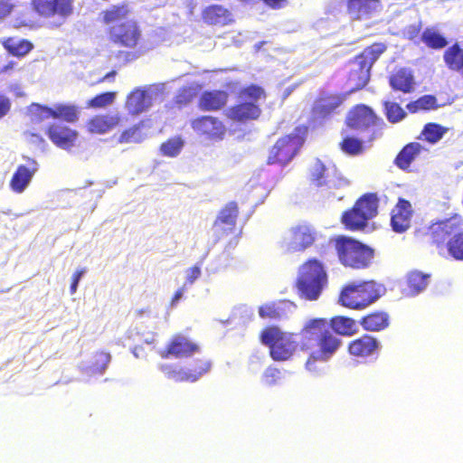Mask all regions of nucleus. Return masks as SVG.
<instances>
[{"mask_svg":"<svg viewBox=\"0 0 463 463\" xmlns=\"http://www.w3.org/2000/svg\"><path fill=\"white\" fill-rule=\"evenodd\" d=\"M183 147V139L179 137H175L163 143L160 146V151L165 156L175 157L181 153Z\"/></svg>","mask_w":463,"mask_h":463,"instance_id":"4c0bfd02","label":"nucleus"},{"mask_svg":"<svg viewBox=\"0 0 463 463\" xmlns=\"http://www.w3.org/2000/svg\"><path fill=\"white\" fill-rule=\"evenodd\" d=\"M265 5L273 8V9H280L285 7L288 5V0H262Z\"/></svg>","mask_w":463,"mask_h":463,"instance_id":"680f3d73","label":"nucleus"},{"mask_svg":"<svg viewBox=\"0 0 463 463\" xmlns=\"http://www.w3.org/2000/svg\"><path fill=\"white\" fill-rule=\"evenodd\" d=\"M279 379L280 371L272 367L267 368L262 375V382L269 386L276 384Z\"/></svg>","mask_w":463,"mask_h":463,"instance_id":"603ef678","label":"nucleus"},{"mask_svg":"<svg viewBox=\"0 0 463 463\" xmlns=\"http://www.w3.org/2000/svg\"><path fill=\"white\" fill-rule=\"evenodd\" d=\"M448 250L453 258L463 260V232L455 234L448 241Z\"/></svg>","mask_w":463,"mask_h":463,"instance_id":"37998d69","label":"nucleus"},{"mask_svg":"<svg viewBox=\"0 0 463 463\" xmlns=\"http://www.w3.org/2000/svg\"><path fill=\"white\" fill-rule=\"evenodd\" d=\"M275 307L278 318L285 317L288 314L293 313L294 310L296 309V306L294 305V303L288 300L275 302Z\"/></svg>","mask_w":463,"mask_h":463,"instance_id":"3c124183","label":"nucleus"},{"mask_svg":"<svg viewBox=\"0 0 463 463\" xmlns=\"http://www.w3.org/2000/svg\"><path fill=\"white\" fill-rule=\"evenodd\" d=\"M23 159L26 164L17 166L9 183L11 190L15 194H22L26 190L39 168L35 159L26 156H23Z\"/></svg>","mask_w":463,"mask_h":463,"instance_id":"f8f14e48","label":"nucleus"},{"mask_svg":"<svg viewBox=\"0 0 463 463\" xmlns=\"http://www.w3.org/2000/svg\"><path fill=\"white\" fill-rule=\"evenodd\" d=\"M142 125H137L133 128H130L127 130H125L120 137L119 142L120 143H140L142 142L146 135L143 133L142 131Z\"/></svg>","mask_w":463,"mask_h":463,"instance_id":"ea45409f","label":"nucleus"},{"mask_svg":"<svg viewBox=\"0 0 463 463\" xmlns=\"http://www.w3.org/2000/svg\"><path fill=\"white\" fill-rule=\"evenodd\" d=\"M411 217V205L403 199H400L392 210L391 224L396 232H403L410 227Z\"/></svg>","mask_w":463,"mask_h":463,"instance_id":"aec40b11","label":"nucleus"},{"mask_svg":"<svg viewBox=\"0 0 463 463\" xmlns=\"http://www.w3.org/2000/svg\"><path fill=\"white\" fill-rule=\"evenodd\" d=\"M32 120L41 122L44 119L62 118L67 122H74L78 119V113L73 106L57 105L53 109L43 107L38 104H33L30 108Z\"/></svg>","mask_w":463,"mask_h":463,"instance_id":"9b49d317","label":"nucleus"},{"mask_svg":"<svg viewBox=\"0 0 463 463\" xmlns=\"http://www.w3.org/2000/svg\"><path fill=\"white\" fill-rule=\"evenodd\" d=\"M420 29V27L419 24H411L405 29L404 34L407 36V38L412 40L418 36Z\"/></svg>","mask_w":463,"mask_h":463,"instance_id":"052dcab7","label":"nucleus"},{"mask_svg":"<svg viewBox=\"0 0 463 463\" xmlns=\"http://www.w3.org/2000/svg\"><path fill=\"white\" fill-rule=\"evenodd\" d=\"M377 208L376 196L372 194H365L355 203L352 210L343 214L342 222L349 230H362L377 214Z\"/></svg>","mask_w":463,"mask_h":463,"instance_id":"0eeeda50","label":"nucleus"},{"mask_svg":"<svg viewBox=\"0 0 463 463\" xmlns=\"http://www.w3.org/2000/svg\"><path fill=\"white\" fill-rule=\"evenodd\" d=\"M385 51V44L374 43L355 57L349 75L352 90H360L367 84L372 66Z\"/></svg>","mask_w":463,"mask_h":463,"instance_id":"20e7f679","label":"nucleus"},{"mask_svg":"<svg viewBox=\"0 0 463 463\" xmlns=\"http://www.w3.org/2000/svg\"><path fill=\"white\" fill-rule=\"evenodd\" d=\"M73 0H33V10L41 16L49 18L54 15L66 17L72 12Z\"/></svg>","mask_w":463,"mask_h":463,"instance_id":"dca6fc26","label":"nucleus"},{"mask_svg":"<svg viewBox=\"0 0 463 463\" xmlns=\"http://www.w3.org/2000/svg\"><path fill=\"white\" fill-rule=\"evenodd\" d=\"M384 110L387 119L392 123H397L406 116V112L395 102L384 101Z\"/></svg>","mask_w":463,"mask_h":463,"instance_id":"79ce46f5","label":"nucleus"},{"mask_svg":"<svg viewBox=\"0 0 463 463\" xmlns=\"http://www.w3.org/2000/svg\"><path fill=\"white\" fill-rule=\"evenodd\" d=\"M47 134L54 145L64 150L73 147L78 137L75 130L57 123L48 128Z\"/></svg>","mask_w":463,"mask_h":463,"instance_id":"6ab92c4d","label":"nucleus"},{"mask_svg":"<svg viewBox=\"0 0 463 463\" xmlns=\"http://www.w3.org/2000/svg\"><path fill=\"white\" fill-rule=\"evenodd\" d=\"M114 92H105L96 96L89 101V106L92 108H103L113 102L115 99Z\"/></svg>","mask_w":463,"mask_h":463,"instance_id":"09e8293b","label":"nucleus"},{"mask_svg":"<svg viewBox=\"0 0 463 463\" xmlns=\"http://www.w3.org/2000/svg\"><path fill=\"white\" fill-rule=\"evenodd\" d=\"M202 264L197 263L193 267H190L184 270V278L185 281L184 283V288H190L194 283L201 277L202 275V269H201Z\"/></svg>","mask_w":463,"mask_h":463,"instance_id":"de8ad7c7","label":"nucleus"},{"mask_svg":"<svg viewBox=\"0 0 463 463\" xmlns=\"http://www.w3.org/2000/svg\"><path fill=\"white\" fill-rule=\"evenodd\" d=\"M11 107L9 99L0 94V118L7 114Z\"/></svg>","mask_w":463,"mask_h":463,"instance_id":"bf43d9fd","label":"nucleus"},{"mask_svg":"<svg viewBox=\"0 0 463 463\" xmlns=\"http://www.w3.org/2000/svg\"><path fill=\"white\" fill-rule=\"evenodd\" d=\"M423 146L417 142L410 143L405 146L398 154L395 163L401 169H407L415 157L420 155Z\"/></svg>","mask_w":463,"mask_h":463,"instance_id":"c756f323","label":"nucleus"},{"mask_svg":"<svg viewBox=\"0 0 463 463\" xmlns=\"http://www.w3.org/2000/svg\"><path fill=\"white\" fill-rule=\"evenodd\" d=\"M241 95L242 99H249L248 102L254 103L264 97V90L260 87L251 85L244 89Z\"/></svg>","mask_w":463,"mask_h":463,"instance_id":"8fccbe9b","label":"nucleus"},{"mask_svg":"<svg viewBox=\"0 0 463 463\" xmlns=\"http://www.w3.org/2000/svg\"><path fill=\"white\" fill-rule=\"evenodd\" d=\"M383 292L384 288L373 280L353 282L343 288L339 301L346 307L362 309L377 300Z\"/></svg>","mask_w":463,"mask_h":463,"instance_id":"f03ea898","label":"nucleus"},{"mask_svg":"<svg viewBox=\"0 0 463 463\" xmlns=\"http://www.w3.org/2000/svg\"><path fill=\"white\" fill-rule=\"evenodd\" d=\"M376 116L367 106L360 105L349 112L347 117V125L355 129H364L375 124Z\"/></svg>","mask_w":463,"mask_h":463,"instance_id":"412c9836","label":"nucleus"},{"mask_svg":"<svg viewBox=\"0 0 463 463\" xmlns=\"http://www.w3.org/2000/svg\"><path fill=\"white\" fill-rule=\"evenodd\" d=\"M237 213V204L232 202L220 213L217 222H220L231 226L232 228L235 224Z\"/></svg>","mask_w":463,"mask_h":463,"instance_id":"c03bdc74","label":"nucleus"},{"mask_svg":"<svg viewBox=\"0 0 463 463\" xmlns=\"http://www.w3.org/2000/svg\"><path fill=\"white\" fill-rule=\"evenodd\" d=\"M192 128L199 136L211 141L222 140L226 133L223 123L211 116H203L193 120Z\"/></svg>","mask_w":463,"mask_h":463,"instance_id":"ddd939ff","label":"nucleus"},{"mask_svg":"<svg viewBox=\"0 0 463 463\" xmlns=\"http://www.w3.org/2000/svg\"><path fill=\"white\" fill-rule=\"evenodd\" d=\"M14 6V3H9L8 0H0V21L9 14Z\"/></svg>","mask_w":463,"mask_h":463,"instance_id":"6e6d98bb","label":"nucleus"},{"mask_svg":"<svg viewBox=\"0 0 463 463\" xmlns=\"http://www.w3.org/2000/svg\"><path fill=\"white\" fill-rule=\"evenodd\" d=\"M129 10L127 5H111L101 13L103 22L109 27L126 21Z\"/></svg>","mask_w":463,"mask_h":463,"instance_id":"2f4dec72","label":"nucleus"},{"mask_svg":"<svg viewBox=\"0 0 463 463\" xmlns=\"http://www.w3.org/2000/svg\"><path fill=\"white\" fill-rule=\"evenodd\" d=\"M326 282V272L317 260H310L300 268L298 286L307 299H317Z\"/></svg>","mask_w":463,"mask_h":463,"instance_id":"39448f33","label":"nucleus"},{"mask_svg":"<svg viewBox=\"0 0 463 463\" xmlns=\"http://www.w3.org/2000/svg\"><path fill=\"white\" fill-rule=\"evenodd\" d=\"M115 75H116V71L109 72L108 74L105 75V77L103 78V80H111L114 79Z\"/></svg>","mask_w":463,"mask_h":463,"instance_id":"774afa93","label":"nucleus"},{"mask_svg":"<svg viewBox=\"0 0 463 463\" xmlns=\"http://www.w3.org/2000/svg\"><path fill=\"white\" fill-rule=\"evenodd\" d=\"M11 90L14 92L16 96H23L24 93L21 90V88L18 85L12 86Z\"/></svg>","mask_w":463,"mask_h":463,"instance_id":"338daca9","label":"nucleus"},{"mask_svg":"<svg viewBox=\"0 0 463 463\" xmlns=\"http://www.w3.org/2000/svg\"><path fill=\"white\" fill-rule=\"evenodd\" d=\"M413 76L411 72L406 69H401L391 76L390 85L393 90L409 93L413 90Z\"/></svg>","mask_w":463,"mask_h":463,"instance_id":"cd10ccee","label":"nucleus"},{"mask_svg":"<svg viewBox=\"0 0 463 463\" xmlns=\"http://www.w3.org/2000/svg\"><path fill=\"white\" fill-rule=\"evenodd\" d=\"M239 310H241L242 312L247 314L250 317H253V311L250 308H249L248 307H246V306L241 307L239 308Z\"/></svg>","mask_w":463,"mask_h":463,"instance_id":"69168bd1","label":"nucleus"},{"mask_svg":"<svg viewBox=\"0 0 463 463\" xmlns=\"http://www.w3.org/2000/svg\"><path fill=\"white\" fill-rule=\"evenodd\" d=\"M347 7L352 19L365 22L376 17L382 9L378 0H349Z\"/></svg>","mask_w":463,"mask_h":463,"instance_id":"f3484780","label":"nucleus"},{"mask_svg":"<svg viewBox=\"0 0 463 463\" xmlns=\"http://www.w3.org/2000/svg\"><path fill=\"white\" fill-rule=\"evenodd\" d=\"M330 326L335 333L343 335H350L357 331L355 321L345 317L333 318Z\"/></svg>","mask_w":463,"mask_h":463,"instance_id":"f704fd0d","label":"nucleus"},{"mask_svg":"<svg viewBox=\"0 0 463 463\" xmlns=\"http://www.w3.org/2000/svg\"><path fill=\"white\" fill-rule=\"evenodd\" d=\"M143 348L141 346H136L134 347V349L132 350V353L133 354L135 355V357L137 358H141L143 357Z\"/></svg>","mask_w":463,"mask_h":463,"instance_id":"0e129e2a","label":"nucleus"},{"mask_svg":"<svg viewBox=\"0 0 463 463\" xmlns=\"http://www.w3.org/2000/svg\"><path fill=\"white\" fill-rule=\"evenodd\" d=\"M421 41L430 48L440 49L448 44L447 40L436 29L428 28L422 35Z\"/></svg>","mask_w":463,"mask_h":463,"instance_id":"c9c22d12","label":"nucleus"},{"mask_svg":"<svg viewBox=\"0 0 463 463\" xmlns=\"http://www.w3.org/2000/svg\"><path fill=\"white\" fill-rule=\"evenodd\" d=\"M436 98L431 95H425L419 99L410 102L407 105V109L410 112L415 113L419 110H427L435 108Z\"/></svg>","mask_w":463,"mask_h":463,"instance_id":"a19ab883","label":"nucleus"},{"mask_svg":"<svg viewBox=\"0 0 463 463\" xmlns=\"http://www.w3.org/2000/svg\"><path fill=\"white\" fill-rule=\"evenodd\" d=\"M199 346L184 335H175L168 345L165 350H160L158 353L162 358L170 356L175 358L186 357L197 353Z\"/></svg>","mask_w":463,"mask_h":463,"instance_id":"a211bd4d","label":"nucleus"},{"mask_svg":"<svg viewBox=\"0 0 463 463\" xmlns=\"http://www.w3.org/2000/svg\"><path fill=\"white\" fill-rule=\"evenodd\" d=\"M261 343L269 347L270 356L276 361H285L295 352L298 342L294 335L282 332L277 326L264 329L260 335Z\"/></svg>","mask_w":463,"mask_h":463,"instance_id":"423d86ee","label":"nucleus"},{"mask_svg":"<svg viewBox=\"0 0 463 463\" xmlns=\"http://www.w3.org/2000/svg\"><path fill=\"white\" fill-rule=\"evenodd\" d=\"M260 114V109L253 102H244L229 109L227 116L233 120L244 121L255 119Z\"/></svg>","mask_w":463,"mask_h":463,"instance_id":"393cba45","label":"nucleus"},{"mask_svg":"<svg viewBox=\"0 0 463 463\" xmlns=\"http://www.w3.org/2000/svg\"><path fill=\"white\" fill-rule=\"evenodd\" d=\"M119 118L118 115L97 116L92 118L88 128L91 133L104 134L118 125Z\"/></svg>","mask_w":463,"mask_h":463,"instance_id":"c85d7f7f","label":"nucleus"},{"mask_svg":"<svg viewBox=\"0 0 463 463\" xmlns=\"http://www.w3.org/2000/svg\"><path fill=\"white\" fill-rule=\"evenodd\" d=\"M430 275L412 270L406 276V287L402 289L406 297H415L422 293L430 284Z\"/></svg>","mask_w":463,"mask_h":463,"instance_id":"4be33fe9","label":"nucleus"},{"mask_svg":"<svg viewBox=\"0 0 463 463\" xmlns=\"http://www.w3.org/2000/svg\"><path fill=\"white\" fill-rule=\"evenodd\" d=\"M316 235L315 230L308 225L293 227L283 236L281 247L287 251H302L313 244Z\"/></svg>","mask_w":463,"mask_h":463,"instance_id":"9d476101","label":"nucleus"},{"mask_svg":"<svg viewBox=\"0 0 463 463\" xmlns=\"http://www.w3.org/2000/svg\"><path fill=\"white\" fill-rule=\"evenodd\" d=\"M306 131L297 128L294 133L279 139L269 152L268 163L288 164L302 146Z\"/></svg>","mask_w":463,"mask_h":463,"instance_id":"6e6552de","label":"nucleus"},{"mask_svg":"<svg viewBox=\"0 0 463 463\" xmlns=\"http://www.w3.org/2000/svg\"><path fill=\"white\" fill-rule=\"evenodd\" d=\"M446 132L447 129L440 125L436 123H429L424 127L421 132V136L426 141L431 144H435L442 138Z\"/></svg>","mask_w":463,"mask_h":463,"instance_id":"e433bc0d","label":"nucleus"},{"mask_svg":"<svg viewBox=\"0 0 463 463\" xmlns=\"http://www.w3.org/2000/svg\"><path fill=\"white\" fill-rule=\"evenodd\" d=\"M341 103V98L335 96L328 99L321 100L320 103L317 105V108L321 109V110L325 113H330L335 109H336Z\"/></svg>","mask_w":463,"mask_h":463,"instance_id":"864d4df0","label":"nucleus"},{"mask_svg":"<svg viewBox=\"0 0 463 463\" xmlns=\"http://www.w3.org/2000/svg\"><path fill=\"white\" fill-rule=\"evenodd\" d=\"M109 36L114 43L131 48L137 45L140 31L134 21L126 20L124 23L110 26Z\"/></svg>","mask_w":463,"mask_h":463,"instance_id":"2eb2a0df","label":"nucleus"},{"mask_svg":"<svg viewBox=\"0 0 463 463\" xmlns=\"http://www.w3.org/2000/svg\"><path fill=\"white\" fill-rule=\"evenodd\" d=\"M187 289V288H180L174 295L173 299L171 301V306L174 307L178 301L183 298L184 290Z\"/></svg>","mask_w":463,"mask_h":463,"instance_id":"e2e57ef3","label":"nucleus"},{"mask_svg":"<svg viewBox=\"0 0 463 463\" xmlns=\"http://www.w3.org/2000/svg\"><path fill=\"white\" fill-rule=\"evenodd\" d=\"M24 135H25L27 141L30 142L31 144H34L37 146L42 145L43 146H44L46 145L45 140L38 134L27 132Z\"/></svg>","mask_w":463,"mask_h":463,"instance_id":"13d9d810","label":"nucleus"},{"mask_svg":"<svg viewBox=\"0 0 463 463\" xmlns=\"http://www.w3.org/2000/svg\"><path fill=\"white\" fill-rule=\"evenodd\" d=\"M211 362L207 360H201L194 371L190 369H183L174 367L170 364H161L159 369L165 375L175 382H196L202 375L208 373L211 369Z\"/></svg>","mask_w":463,"mask_h":463,"instance_id":"4468645a","label":"nucleus"},{"mask_svg":"<svg viewBox=\"0 0 463 463\" xmlns=\"http://www.w3.org/2000/svg\"><path fill=\"white\" fill-rule=\"evenodd\" d=\"M379 346L378 341L370 335H364L352 342L349 352L352 355L366 357L373 355Z\"/></svg>","mask_w":463,"mask_h":463,"instance_id":"b1692460","label":"nucleus"},{"mask_svg":"<svg viewBox=\"0 0 463 463\" xmlns=\"http://www.w3.org/2000/svg\"><path fill=\"white\" fill-rule=\"evenodd\" d=\"M7 48L9 52L14 55L24 56L32 50L33 45L30 42L23 40L19 42L9 43Z\"/></svg>","mask_w":463,"mask_h":463,"instance_id":"49530a36","label":"nucleus"},{"mask_svg":"<svg viewBox=\"0 0 463 463\" xmlns=\"http://www.w3.org/2000/svg\"><path fill=\"white\" fill-rule=\"evenodd\" d=\"M310 180L317 187L326 189L340 188L348 184V181L340 176L332 162L324 163L316 159L310 168Z\"/></svg>","mask_w":463,"mask_h":463,"instance_id":"1a4fd4ad","label":"nucleus"},{"mask_svg":"<svg viewBox=\"0 0 463 463\" xmlns=\"http://www.w3.org/2000/svg\"><path fill=\"white\" fill-rule=\"evenodd\" d=\"M342 150L349 155H357L362 151V142L354 137H345L341 143Z\"/></svg>","mask_w":463,"mask_h":463,"instance_id":"a18cd8bd","label":"nucleus"},{"mask_svg":"<svg viewBox=\"0 0 463 463\" xmlns=\"http://www.w3.org/2000/svg\"><path fill=\"white\" fill-rule=\"evenodd\" d=\"M362 326L367 331H381L389 325V317L386 313H373L362 320Z\"/></svg>","mask_w":463,"mask_h":463,"instance_id":"72a5a7b5","label":"nucleus"},{"mask_svg":"<svg viewBox=\"0 0 463 463\" xmlns=\"http://www.w3.org/2000/svg\"><path fill=\"white\" fill-rule=\"evenodd\" d=\"M151 106V96L148 91L137 89L132 91L126 103V108L130 114L137 115L146 110Z\"/></svg>","mask_w":463,"mask_h":463,"instance_id":"5701e85b","label":"nucleus"},{"mask_svg":"<svg viewBox=\"0 0 463 463\" xmlns=\"http://www.w3.org/2000/svg\"><path fill=\"white\" fill-rule=\"evenodd\" d=\"M110 358L111 357L109 353H97L89 364L82 365L81 370L89 376H92L98 373L102 374L109 364Z\"/></svg>","mask_w":463,"mask_h":463,"instance_id":"7c9ffc66","label":"nucleus"},{"mask_svg":"<svg viewBox=\"0 0 463 463\" xmlns=\"http://www.w3.org/2000/svg\"><path fill=\"white\" fill-rule=\"evenodd\" d=\"M203 18L209 24L224 25L232 21V14L221 5H211L203 10Z\"/></svg>","mask_w":463,"mask_h":463,"instance_id":"a878e982","label":"nucleus"},{"mask_svg":"<svg viewBox=\"0 0 463 463\" xmlns=\"http://www.w3.org/2000/svg\"><path fill=\"white\" fill-rule=\"evenodd\" d=\"M335 247L341 263L354 269L368 267L373 257V250L371 248L345 236L336 238Z\"/></svg>","mask_w":463,"mask_h":463,"instance_id":"7ed1b4c3","label":"nucleus"},{"mask_svg":"<svg viewBox=\"0 0 463 463\" xmlns=\"http://www.w3.org/2000/svg\"><path fill=\"white\" fill-rule=\"evenodd\" d=\"M259 315L262 318H278L275 302L265 304L259 308Z\"/></svg>","mask_w":463,"mask_h":463,"instance_id":"5fc2aeb1","label":"nucleus"},{"mask_svg":"<svg viewBox=\"0 0 463 463\" xmlns=\"http://www.w3.org/2000/svg\"><path fill=\"white\" fill-rule=\"evenodd\" d=\"M457 227L455 222L452 220H447L440 223H438L433 227L434 239L437 242H442L446 238L451 235Z\"/></svg>","mask_w":463,"mask_h":463,"instance_id":"58836bf2","label":"nucleus"},{"mask_svg":"<svg viewBox=\"0 0 463 463\" xmlns=\"http://www.w3.org/2000/svg\"><path fill=\"white\" fill-rule=\"evenodd\" d=\"M447 66L463 77V50L458 44L449 47L444 53Z\"/></svg>","mask_w":463,"mask_h":463,"instance_id":"473e14b6","label":"nucleus"},{"mask_svg":"<svg viewBox=\"0 0 463 463\" xmlns=\"http://www.w3.org/2000/svg\"><path fill=\"white\" fill-rule=\"evenodd\" d=\"M85 273H86V269H81L80 270H77L73 274L72 282H71V288H70L71 294L73 295L77 291L79 282L81 279V278L84 276Z\"/></svg>","mask_w":463,"mask_h":463,"instance_id":"4d7b16f0","label":"nucleus"},{"mask_svg":"<svg viewBox=\"0 0 463 463\" xmlns=\"http://www.w3.org/2000/svg\"><path fill=\"white\" fill-rule=\"evenodd\" d=\"M302 335L304 339L316 342L317 346L311 352L306 368L312 373L321 374L325 371V364L339 348L341 341L329 330L327 321L321 318L311 320Z\"/></svg>","mask_w":463,"mask_h":463,"instance_id":"f257e3e1","label":"nucleus"},{"mask_svg":"<svg viewBox=\"0 0 463 463\" xmlns=\"http://www.w3.org/2000/svg\"><path fill=\"white\" fill-rule=\"evenodd\" d=\"M228 95L225 91H205L200 99V107L203 110H216L222 108L227 102Z\"/></svg>","mask_w":463,"mask_h":463,"instance_id":"bb28decb","label":"nucleus"}]
</instances>
